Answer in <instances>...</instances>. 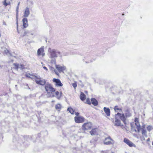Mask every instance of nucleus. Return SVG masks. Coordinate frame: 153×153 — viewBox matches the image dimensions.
<instances>
[{
    "label": "nucleus",
    "mask_w": 153,
    "mask_h": 153,
    "mask_svg": "<svg viewBox=\"0 0 153 153\" xmlns=\"http://www.w3.org/2000/svg\"><path fill=\"white\" fill-rule=\"evenodd\" d=\"M43 68L45 70H48V69L47 68L45 67V66H44L43 67Z\"/></svg>",
    "instance_id": "obj_35"
},
{
    "label": "nucleus",
    "mask_w": 153,
    "mask_h": 153,
    "mask_svg": "<svg viewBox=\"0 0 153 153\" xmlns=\"http://www.w3.org/2000/svg\"><path fill=\"white\" fill-rule=\"evenodd\" d=\"M23 26L25 28H26L28 26L27 19L26 18H25L22 20Z\"/></svg>",
    "instance_id": "obj_16"
},
{
    "label": "nucleus",
    "mask_w": 153,
    "mask_h": 153,
    "mask_svg": "<svg viewBox=\"0 0 153 153\" xmlns=\"http://www.w3.org/2000/svg\"><path fill=\"white\" fill-rule=\"evenodd\" d=\"M72 85L75 88L77 86L76 84V83H72Z\"/></svg>",
    "instance_id": "obj_33"
},
{
    "label": "nucleus",
    "mask_w": 153,
    "mask_h": 153,
    "mask_svg": "<svg viewBox=\"0 0 153 153\" xmlns=\"http://www.w3.org/2000/svg\"><path fill=\"white\" fill-rule=\"evenodd\" d=\"M152 143L153 144V142H152Z\"/></svg>",
    "instance_id": "obj_43"
},
{
    "label": "nucleus",
    "mask_w": 153,
    "mask_h": 153,
    "mask_svg": "<svg viewBox=\"0 0 153 153\" xmlns=\"http://www.w3.org/2000/svg\"><path fill=\"white\" fill-rule=\"evenodd\" d=\"M68 111H69V112L71 113L72 114H74V111L71 108H68L67 109Z\"/></svg>",
    "instance_id": "obj_24"
},
{
    "label": "nucleus",
    "mask_w": 153,
    "mask_h": 153,
    "mask_svg": "<svg viewBox=\"0 0 153 153\" xmlns=\"http://www.w3.org/2000/svg\"><path fill=\"white\" fill-rule=\"evenodd\" d=\"M56 67L60 73L63 72L66 69V67L64 66H61L59 65H56Z\"/></svg>",
    "instance_id": "obj_9"
},
{
    "label": "nucleus",
    "mask_w": 153,
    "mask_h": 153,
    "mask_svg": "<svg viewBox=\"0 0 153 153\" xmlns=\"http://www.w3.org/2000/svg\"><path fill=\"white\" fill-rule=\"evenodd\" d=\"M114 125L115 126H120L121 125L120 121L117 119L116 117L115 118V121L114 123Z\"/></svg>",
    "instance_id": "obj_18"
},
{
    "label": "nucleus",
    "mask_w": 153,
    "mask_h": 153,
    "mask_svg": "<svg viewBox=\"0 0 153 153\" xmlns=\"http://www.w3.org/2000/svg\"><path fill=\"white\" fill-rule=\"evenodd\" d=\"M12 68L18 70L19 68L21 69H22L24 68V65H19L17 63H14L13 65Z\"/></svg>",
    "instance_id": "obj_7"
},
{
    "label": "nucleus",
    "mask_w": 153,
    "mask_h": 153,
    "mask_svg": "<svg viewBox=\"0 0 153 153\" xmlns=\"http://www.w3.org/2000/svg\"><path fill=\"white\" fill-rule=\"evenodd\" d=\"M20 4V2H19L18 4V5L17 6H19V4Z\"/></svg>",
    "instance_id": "obj_40"
},
{
    "label": "nucleus",
    "mask_w": 153,
    "mask_h": 153,
    "mask_svg": "<svg viewBox=\"0 0 153 153\" xmlns=\"http://www.w3.org/2000/svg\"><path fill=\"white\" fill-rule=\"evenodd\" d=\"M50 55L49 57L51 59V61L52 63L56 64V60L55 58H57L58 56H62L61 53L55 49H52L49 48L48 50Z\"/></svg>",
    "instance_id": "obj_1"
},
{
    "label": "nucleus",
    "mask_w": 153,
    "mask_h": 153,
    "mask_svg": "<svg viewBox=\"0 0 153 153\" xmlns=\"http://www.w3.org/2000/svg\"><path fill=\"white\" fill-rule=\"evenodd\" d=\"M45 88L48 93H52L53 92L55 91L54 89L50 84H46L45 86Z\"/></svg>",
    "instance_id": "obj_5"
},
{
    "label": "nucleus",
    "mask_w": 153,
    "mask_h": 153,
    "mask_svg": "<svg viewBox=\"0 0 153 153\" xmlns=\"http://www.w3.org/2000/svg\"><path fill=\"white\" fill-rule=\"evenodd\" d=\"M86 103L88 104L89 105H90L91 104V102L90 101V100L89 99H87L86 100Z\"/></svg>",
    "instance_id": "obj_31"
},
{
    "label": "nucleus",
    "mask_w": 153,
    "mask_h": 153,
    "mask_svg": "<svg viewBox=\"0 0 153 153\" xmlns=\"http://www.w3.org/2000/svg\"><path fill=\"white\" fill-rule=\"evenodd\" d=\"M85 95L83 93L81 92L80 95V99L82 100L83 101L85 100Z\"/></svg>",
    "instance_id": "obj_20"
},
{
    "label": "nucleus",
    "mask_w": 153,
    "mask_h": 153,
    "mask_svg": "<svg viewBox=\"0 0 153 153\" xmlns=\"http://www.w3.org/2000/svg\"><path fill=\"white\" fill-rule=\"evenodd\" d=\"M31 76H30L29 75H28V74H26V77H28V78H30L31 79H34L36 77V76H33V75H30Z\"/></svg>",
    "instance_id": "obj_23"
},
{
    "label": "nucleus",
    "mask_w": 153,
    "mask_h": 153,
    "mask_svg": "<svg viewBox=\"0 0 153 153\" xmlns=\"http://www.w3.org/2000/svg\"><path fill=\"white\" fill-rule=\"evenodd\" d=\"M54 71H55V72L56 73V74H57V72H56L55 71V70H54Z\"/></svg>",
    "instance_id": "obj_41"
},
{
    "label": "nucleus",
    "mask_w": 153,
    "mask_h": 153,
    "mask_svg": "<svg viewBox=\"0 0 153 153\" xmlns=\"http://www.w3.org/2000/svg\"><path fill=\"white\" fill-rule=\"evenodd\" d=\"M114 141L110 137H108L105 139L104 143H113Z\"/></svg>",
    "instance_id": "obj_12"
},
{
    "label": "nucleus",
    "mask_w": 153,
    "mask_h": 153,
    "mask_svg": "<svg viewBox=\"0 0 153 153\" xmlns=\"http://www.w3.org/2000/svg\"><path fill=\"white\" fill-rule=\"evenodd\" d=\"M149 140H150L149 138H148V139L147 140V141H149Z\"/></svg>",
    "instance_id": "obj_39"
},
{
    "label": "nucleus",
    "mask_w": 153,
    "mask_h": 153,
    "mask_svg": "<svg viewBox=\"0 0 153 153\" xmlns=\"http://www.w3.org/2000/svg\"><path fill=\"white\" fill-rule=\"evenodd\" d=\"M91 101L92 104L95 106H97L98 105V102L97 100L94 98H92Z\"/></svg>",
    "instance_id": "obj_19"
},
{
    "label": "nucleus",
    "mask_w": 153,
    "mask_h": 153,
    "mask_svg": "<svg viewBox=\"0 0 153 153\" xmlns=\"http://www.w3.org/2000/svg\"><path fill=\"white\" fill-rule=\"evenodd\" d=\"M145 125H143L141 126L140 131H141V133L143 136L146 137L147 132L145 129Z\"/></svg>",
    "instance_id": "obj_10"
},
{
    "label": "nucleus",
    "mask_w": 153,
    "mask_h": 153,
    "mask_svg": "<svg viewBox=\"0 0 153 153\" xmlns=\"http://www.w3.org/2000/svg\"><path fill=\"white\" fill-rule=\"evenodd\" d=\"M123 141L126 143H132L130 140L126 138L124 139Z\"/></svg>",
    "instance_id": "obj_21"
},
{
    "label": "nucleus",
    "mask_w": 153,
    "mask_h": 153,
    "mask_svg": "<svg viewBox=\"0 0 153 153\" xmlns=\"http://www.w3.org/2000/svg\"><path fill=\"white\" fill-rule=\"evenodd\" d=\"M111 153H114V152H112Z\"/></svg>",
    "instance_id": "obj_42"
},
{
    "label": "nucleus",
    "mask_w": 153,
    "mask_h": 153,
    "mask_svg": "<svg viewBox=\"0 0 153 153\" xmlns=\"http://www.w3.org/2000/svg\"><path fill=\"white\" fill-rule=\"evenodd\" d=\"M131 116V114L129 111H127L126 113V117H129Z\"/></svg>",
    "instance_id": "obj_25"
},
{
    "label": "nucleus",
    "mask_w": 153,
    "mask_h": 153,
    "mask_svg": "<svg viewBox=\"0 0 153 153\" xmlns=\"http://www.w3.org/2000/svg\"><path fill=\"white\" fill-rule=\"evenodd\" d=\"M135 123H131V130L133 131H137V130L135 127L137 129V131L139 132L140 131V129L141 128L138 119L136 118L134 120Z\"/></svg>",
    "instance_id": "obj_2"
},
{
    "label": "nucleus",
    "mask_w": 153,
    "mask_h": 153,
    "mask_svg": "<svg viewBox=\"0 0 153 153\" xmlns=\"http://www.w3.org/2000/svg\"><path fill=\"white\" fill-rule=\"evenodd\" d=\"M36 82V84L40 85H44L46 82L45 79H41L39 76H36V77L35 78Z\"/></svg>",
    "instance_id": "obj_4"
},
{
    "label": "nucleus",
    "mask_w": 153,
    "mask_h": 153,
    "mask_svg": "<svg viewBox=\"0 0 153 153\" xmlns=\"http://www.w3.org/2000/svg\"><path fill=\"white\" fill-rule=\"evenodd\" d=\"M16 23H17V31H18V32L19 33V32H18V25H17V24H18V23H17V22Z\"/></svg>",
    "instance_id": "obj_38"
},
{
    "label": "nucleus",
    "mask_w": 153,
    "mask_h": 153,
    "mask_svg": "<svg viewBox=\"0 0 153 153\" xmlns=\"http://www.w3.org/2000/svg\"><path fill=\"white\" fill-rule=\"evenodd\" d=\"M53 81L56 83V85L59 86H61L63 85L60 80L59 79L54 78Z\"/></svg>",
    "instance_id": "obj_11"
},
{
    "label": "nucleus",
    "mask_w": 153,
    "mask_h": 153,
    "mask_svg": "<svg viewBox=\"0 0 153 153\" xmlns=\"http://www.w3.org/2000/svg\"><path fill=\"white\" fill-rule=\"evenodd\" d=\"M114 110L116 112H118L119 111H121V109L120 108H118L117 106H116L114 108Z\"/></svg>",
    "instance_id": "obj_26"
},
{
    "label": "nucleus",
    "mask_w": 153,
    "mask_h": 153,
    "mask_svg": "<svg viewBox=\"0 0 153 153\" xmlns=\"http://www.w3.org/2000/svg\"><path fill=\"white\" fill-rule=\"evenodd\" d=\"M97 129L96 128L93 129L91 131H90V133L92 135H95L97 134Z\"/></svg>",
    "instance_id": "obj_17"
},
{
    "label": "nucleus",
    "mask_w": 153,
    "mask_h": 153,
    "mask_svg": "<svg viewBox=\"0 0 153 153\" xmlns=\"http://www.w3.org/2000/svg\"><path fill=\"white\" fill-rule=\"evenodd\" d=\"M44 48L43 46L39 48L37 50V55L38 56H42L43 57L45 55V53L44 52Z\"/></svg>",
    "instance_id": "obj_6"
},
{
    "label": "nucleus",
    "mask_w": 153,
    "mask_h": 153,
    "mask_svg": "<svg viewBox=\"0 0 153 153\" xmlns=\"http://www.w3.org/2000/svg\"><path fill=\"white\" fill-rule=\"evenodd\" d=\"M24 16L25 17H27L30 14V12L29 8L26 7L25 9V11L24 13Z\"/></svg>",
    "instance_id": "obj_14"
},
{
    "label": "nucleus",
    "mask_w": 153,
    "mask_h": 153,
    "mask_svg": "<svg viewBox=\"0 0 153 153\" xmlns=\"http://www.w3.org/2000/svg\"><path fill=\"white\" fill-rule=\"evenodd\" d=\"M75 114L76 116H78L79 114V113L78 112H75Z\"/></svg>",
    "instance_id": "obj_36"
},
{
    "label": "nucleus",
    "mask_w": 153,
    "mask_h": 153,
    "mask_svg": "<svg viewBox=\"0 0 153 153\" xmlns=\"http://www.w3.org/2000/svg\"><path fill=\"white\" fill-rule=\"evenodd\" d=\"M117 115L119 116L120 118L123 121L125 124L126 123H125V118L123 114H121L119 113H117V114L115 115V117Z\"/></svg>",
    "instance_id": "obj_13"
},
{
    "label": "nucleus",
    "mask_w": 153,
    "mask_h": 153,
    "mask_svg": "<svg viewBox=\"0 0 153 153\" xmlns=\"http://www.w3.org/2000/svg\"><path fill=\"white\" fill-rule=\"evenodd\" d=\"M147 130L150 131L151 130H152V129L153 128V127L151 126H149L147 127Z\"/></svg>",
    "instance_id": "obj_27"
},
{
    "label": "nucleus",
    "mask_w": 153,
    "mask_h": 153,
    "mask_svg": "<svg viewBox=\"0 0 153 153\" xmlns=\"http://www.w3.org/2000/svg\"><path fill=\"white\" fill-rule=\"evenodd\" d=\"M3 24L4 25H6V23L5 22H3Z\"/></svg>",
    "instance_id": "obj_37"
},
{
    "label": "nucleus",
    "mask_w": 153,
    "mask_h": 153,
    "mask_svg": "<svg viewBox=\"0 0 153 153\" xmlns=\"http://www.w3.org/2000/svg\"><path fill=\"white\" fill-rule=\"evenodd\" d=\"M7 0H4V2H3V4L5 6H6L8 5L9 4H10V2L7 3L6 2Z\"/></svg>",
    "instance_id": "obj_28"
},
{
    "label": "nucleus",
    "mask_w": 153,
    "mask_h": 153,
    "mask_svg": "<svg viewBox=\"0 0 153 153\" xmlns=\"http://www.w3.org/2000/svg\"><path fill=\"white\" fill-rule=\"evenodd\" d=\"M55 108L57 110H59L61 108V105L59 104H57L55 106Z\"/></svg>",
    "instance_id": "obj_22"
},
{
    "label": "nucleus",
    "mask_w": 153,
    "mask_h": 153,
    "mask_svg": "<svg viewBox=\"0 0 153 153\" xmlns=\"http://www.w3.org/2000/svg\"><path fill=\"white\" fill-rule=\"evenodd\" d=\"M55 94L56 95V96L58 98H59L60 97V96H59V97H58V96H59V92L57 91H56V92H55Z\"/></svg>",
    "instance_id": "obj_30"
},
{
    "label": "nucleus",
    "mask_w": 153,
    "mask_h": 153,
    "mask_svg": "<svg viewBox=\"0 0 153 153\" xmlns=\"http://www.w3.org/2000/svg\"><path fill=\"white\" fill-rule=\"evenodd\" d=\"M4 52L6 54H7V55H11V54L9 53V52L8 50L6 49L5 50H4Z\"/></svg>",
    "instance_id": "obj_29"
},
{
    "label": "nucleus",
    "mask_w": 153,
    "mask_h": 153,
    "mask_svg": "<svg viewBox=\"0 0 153 153\" xmlns=\"http://www.w3.org/2000/svg\"><path fill=\"white\" fill-rule=\"evenodd\" d=\"M129 146L130 147H132L134 146L135 147H136V146L134 144H128Z\"/></svg>",
    "instance_id": "obj_32"
},
{
    "label": "nucleus",
    "mask_w": 153,
    "mask_h": 153,
    "mask_svg": "<svg viewBox=\"0 0 153 153\" xmlns=\"http://www.w3.org/2000/svg\"><path fill=\"white\" fill-rule=\"evenodd\" d=\"M19 8V7L18 6H17V7H16V11L17 14L18 13V10Z\"/></svg>",
    "instance_id": "obj_34"
},
{
    "label": "nucleus",
    "mask_w": 153,
    "mask_h": 153,
    "mask_svg": "<svg viewBox=\"0 0 153 153\" xmlns=\"http://www.w3.org/2000/svg\"><path fill=\"white\" fill-rule=\"evenodd\" d=\"M104 111L107 116H109L110 115V111L108 108H107L104 107L103 108Z\"/></svg>",
    "instance_id": "obj_15"
},
{
    "label": "nucleus",
    "mask_w": 153,
    "mask_h": 153,
    "mask_svg": "<svg viewBox=\"0 0 153 153\" xmlns=\"http://www.w3.org/2000/svg\"><path fill=\"white\" fill-rule=\"evenodd\" d=\"M75 122L78 123H82L84 122L85 119L82 117H76L74 118Z\"/></svg>",
    "instance_id": "obj_8"
},
{
    "label": "nucleus",
    "mask_w": 153,
    "mask_h": 153,
    "mask_svg": "<svg viewBox=\"0 0 153 153\" xmlns=\"http://www.w3.org/2000/svg\"><path fill=\"white\" fill-rule=\"evenodd\" d=\"M152 144V145L153 146V144Z\"/></svg>",
    "instance_id": "obj_44"
},
{
    "label": "nucleus",
    "mask_w": 153,
    "mask_h": 153,
    "mask_svg": "<svg viewBox=\"0 0 153 153\" xmlns=\"http://www.w3.org/2000/svg\"><path fill=\"white\" fill-rule=\"evenodd\" d=\"M92 124L90 122L84 123L82 126V129L83 130H87L90 129L92 127Z\"/></svg>",
    "instance_id": "obj_3"
}]
</instances>
